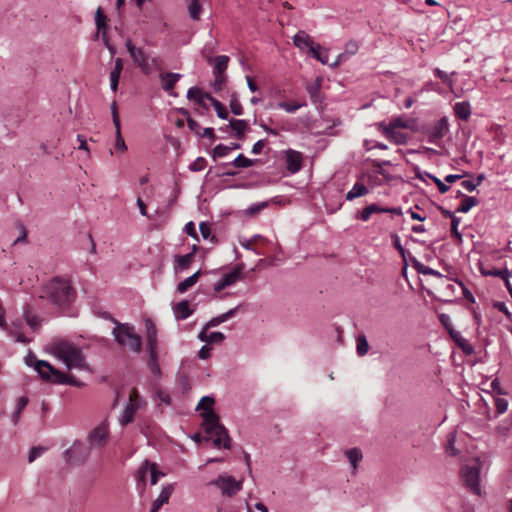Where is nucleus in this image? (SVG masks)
<instances>
[{
  "instance_id": "13",
  "label": "nucleus",
  "mask_w": 512,
  "mask_h": 512,
  "mask_svg": "<svg viewBox=\"0 0 512 512\" xmlns=\"http://www.w3.org/2000/svg\"><path fill=\"white\" fill-rule=\"evenodd\" d=\"M196 250H197V247L194 245L192 248V251L190 253H187L185 255H175L174 256V271H175V273L182 272L184 270H187L190 267Z\"/></svg>"
},
{
  "instance_id": "3",
  "label": "nucleus",
  "mask_w": 512,
  "mask_h": 512,
  "mask_svg": "<svg viewBox=\"0 0 512 512\" xmlns=\"http://www.w3.org/2000/svg\"><path fill=\"white\" fill-rule=\"evenodd\" d=\"M203 418V428L207 434L214 435L213 443L216 447H223L230 449L231 440L228 435L227 429L220 423L218 415L212 410L207 409L205 412H200Z\"/></svg>"
},
{
  "instance_id": "58",
  "label": "nucleus",
  "mask_w": 512,
  "mask_h": 512,
  "mask_svg": "<svg viewBox=\"0 0 512 512\" xmlns=\"http://www.w3.org/2000/svg\"><path fill=\"white\" fill-rule=\"evenodd\" d=\"M110 109H111L112 120H113V124H114L115 128L120 127V117H119V113H118V106L115 101L112 102Z\"/></svg>"
},
{
  "instance_id": "54",
  "label": "nucleus",
  "mask_w": 512,
  "mask_h": 512,
  "mask_svg": "<svg viewBox=\"0 0 512 512\" xmlns=\"http://www.w3.org/2000/svg\"><path fill=\"white\" fill-rule=\"evenodd\" d=\"M206 166V160L203 157H198L194 160L193 163L190 164L189 169L191 171H201Z\"/></svg>"
},
{
  "instance_id": "29",
  "label": "nucleus",
  "mask_w": 512,
  "mask_h": 512,
  "mask_svg": "<svg viewBox=\"0 0 512 512\" xmlns=\"http://www.w3.org/2000/svg\"><path fill=\"white\" fill-rule=\"evenodd\" d=\"M381 213V207L375 203L366 206L362 211L356 214V218L361 221H368L372 214Z\"/></svg>"
},
{
  "instance_id": "11",
  "label": "nucleus",
  "mask_w": 512,
  "mask_h": 512,
  "mask_svg": "<svg viewBox=\"0 0 512 512\" xmlns=\"http://www.w3.org/2000/svg\"><path fill=\"white\" fill-rule=\"evenodd\" d=\"M303 155L293 149L285 151V166L286 169L291 173L295 174L302 169Z\"/></svg>"
},
{
  "instance_id": "26",
  "label": "nucleus",
  "mask_w": 512,
  "mask_h": 512,
  "mask_svg": "<svg viewBox=\"0 0 512 512\" xmlns=\"http://www.w3.org/2000/svg\"><path fill=\"white\" fill-rule=\"evenodd\" d=\"M193 310L189 307V302L187 300H183L179 302L175 307V315L180 320H185L189 316H191Z\"/></svg>"
},
{
  "instance_id": "40",
  "label": "nucleus",
  "mask_w": 512,
  "mask_h": 512,
  "mask_svg": "<svg viewBox=\"0 0 512 512\" xmlns=\"http://www.w3.org/2000/svg\"><path fill=\"white\" fill-rule=\"evenodd\" d=\"M482 274L485 276H494L498 277L506 281V279H509L511 277V272L508 269H493L490 271H484L482 270Z\"/></svg>"
},
{
  "instance_id": "64",
  "label": "nucleus",
  "mask_w": 512,
  "mask_h": 512,
  "mask_svg": "<svg viewBox=\"0 0 512 512\" xmlns=\"http://www.w3.org/2000/svg\"><path fill=\"white\" fill-rule=\"evenodd\" d=\"M187 125L192 132H194L197 135H200L201 126L196 120L188 118Z\"/></svg>"
},
{
  "instance_id": "4",
  "label": "nucleus",
  "mask_w": 512,
  "mask_h": 512,
  "mask_svg": "<svg viewBox=\"0 0 512 512\" xmlns=\"http://www.w3.org/2000/svg\"><path fill=\"white\" fill-rule=\"evenodd\" d=\"M125 46L133 62L143 74L149 75L154 70H161V59L158 56H151L142 48L135 46L130 38L126 39Z\"/></svg>"
},
{
  "instance_id": "31",
  "label": "nucleus",
  "mask_w": 512,
  "mask_h": 512,
  "mask_svg": "<svg viewBox=\"0 0 512 512\" xmlns=\"http://www.w3.org/2000/svg\"><path fill=\"white\" fill-rule=\"evenodd\" d=\"M229 126L235 131V138L242 139L245 130L247 129V123L242 119H231Z\"/></svg>"
},
{
  "instance_id": "43",
  "label": "nucleus",
  "mask_w": 512,
  "mask_h": 512,
  "mask_svg": "<svg viewBox=\"0 0 512 512\" xmlns=\"http://www.w3.org/2000/svg\"><path fill=\"white\" fill-rule=\"evenodd\" d=\"M148 368L150 372L156 377L161 376V369L158 364V355H149L148 359Z\"/></svg>"
},
{
  "instance_id": "6",
  "label": "nucleus",
  "mask_w": 512,
  "mask_h": 512,
  "mask_svg": "<svg viewBox=\"0 0 512 512\" xmlns=\"http://www.w3.org/2000/svg\"><path fill=\"white\" fill-rule=\"evenodd\" d=\"M146 405V401L139 395L136 389L130 392L129 399L119 416L121 426H126L133 422L135 413Z\"/></svg>"
},
{
  "instance_id": "62",
  "label": "nucleus",
  "mask_w": 512,
  "mask_h": 512,
  "mask_svg": "<svg viewBox=\"0 0 512 512\" xmlns=\"http://www.w3.org/2000/svg\"><path fill=\"white\" fill-rule=\"evenodd\" d=\"M493 307H494L495 309H497L498 311H500V312L504 313V314H505V316H506L507 318H511L512 314H511V312L508 310V308H507V306H506V304H505L504 302L495 301V302L493 303Z\"/></svg>"
},
{
  "instance_id": "46",
  "label": "nucleus",
  "mask_w": 512,
  "mask_h": 512,
  "mask_svg": "<svg viewBox=\"0 0 512 512\" xmlns=\"http://www.w3.org/2000/svg\"><path fill=\"white\" fill-rule=\"evenodd\" d=\"M211 104L212 106L214 107L216 113H217V116L221 119H227L228 118V112L225 108V106L219 102L218 100H216L215 98L211 99Z\"/></svg>"
},
{
  "instance_id": "18",
  "label": "nucleus",
  "mask_w": 512,
  "mask_h": 512,
  "mask_svg": "<svg viewBox=\"0 0 512 512\" xmlns=\"http://www.w3.org/2000/svg\"><path fill=\"white\" fill-rule=\"evenodd\" d=\"M181 77H182V75L179 73H172V72L161 73L160 78L162 81V89L165 92L169 93L170 95H173L171 93V91L174 88L177 81L181 79Z\"/></svg>"
},
{
  "instance_id": "30",
  "label": "nucleus",
  "mask_w": 512,
  "mask_h": 512,
  "mask_svg": "<svg viewBox=\"0 0 512 512\" xmlns=\"http://www.w3.org/2000/svg\"><path fill=\"white\" fill-rule=\"evenodd\" d=\"M23 317L27 325L33 330L38 331L41 326V321L37 315L31 313L28 307L24 309Z\"/></svg>"
},
{
  "instance_id": "21",
  "label": "nucleus",
  "mask_w": 512,
  "mask_h": 512,
  "mask_svg": "<svg viewBox=\"0 0 512 512\" xmlns=\"http://www.w3.org/2000/svg\"><path fill=\"white\" fill-rule=\"evenodd\" d=\"M321 83H322V79L317 78L313 83H308L306 85V90L310 96L311 101L314 104L319 103L322 100Z\"/></svg>"
},
{
  "instance_id": "42",
  "label": "nucleus",
  "mask_w": 512,
  "mask_h": 512,
  "mask_svg": "<svg viewBox=\"0 0 512 512\" xmlns=\"http://www.w3.org/2000/svg\"><path fill=\"white\" fill-rule=\"evenodd\" d=\"M229 57L226 55L217 56L215 59L214 73H223L228 66Z\"/></svg>"
},
{
  "instance_id": "53",
  "label": "nucleus",
  "mask_w": 512,
  "mask_h": 512,
  "mask_svg": "<svg viewBox=\"0 0 512 512\" xmlns=\"http://www.w3.org/2000/svg\"><path fill=\"white\" fill-rule=\"evenodd\" d=\"M146 327V338L147 337H157V328L155 323L151 319L145 320Z\"/></svg>"
},
{
  "instance_id": "36",
  "label": "nucleus",
  "mask_w": 512,
  "mask_h": 512,
  "mask_svg": "<svg viewBox=\"0 0 512 512\" xmlns=\"http://www.w3.org/2000/svg\"><path fill=\"white\" fill-rule=\"evenodd\" d=\"M385 127L398 129V128H412L413 127V121L408 119H403L401 117L394 118L390 121L388 125H385Z\"/></svg>"
},
{
  "instance_id": "57",
  "label": "nucleus",
  "mask_w": 512,
  "mask_h": 512,
  "mask_svg": "<svg viewBox=\"0 0 512 512\" xmlns=\"http://www.w3.org/2000/svg\"><path fill=\"white\" fill-rule=\"evenodd\" d=\"M450 219H451L450 235L457 237V239L459 241H461V235L457 231V226H458L460 221H459L458 218L452 216L451 213H450Z\"/></svg>"
},
{
  "instance_id": "61",
  "label": "nucleus",
  "mask_w": 512,
  "mask_h": 512,
  "mask_svg": "<svg viewBox=\"0 0 512 512\" xmlns=\"http://www.w3.org/2000/svg\"><path fill=\"white\" fill-rule=\"evenodd\" d=\"M199 229H200L201 235L204 239H211V240L214 239V236H211V228L207 223H205V222L200 223Z\"/></svg>"
},
{
  "instance_id": "1",
  "label": "nucleus",
  "mask_w": 512,
  "mask_h": 512,
  "mask_svg": "<svg viewBox=\"0 0 512 512\" xmlns=\"http://www.w3.org/2000/svg\"><path fill=\"white\" fill-rule=\"evenodd\" d=\"M44 293L47 299L58 306L71 304L76 296V291L70 281L60 277H55L46 284Z\"/></svg>"
},
{
  "instance_id": "32",
  "label": "nucleus",
  "mask_w": 512,
  "mask_h": 512,
  "mask_svg": "<svg viewBox=\"0 0 512 512\" xmlns=\"http://www.w3.org/2000/svg\"><path fill=\"white\" fill-rule=\"evenodd\" d=\"M242 265L236 266L231 272L226 273L222 279L229 287L241 279Z\"/></svg>"
},
{
  "instance_id": "10",
  "label": "nucleus",
  "mask_w": 512,
  "mask_h": 512,
  "mask_svg": "<svg viewBox=\"0 0 512 512\" xmlns=\"http://www.w3.org/2000/svg\"><path fill=\"white\" fill-rule=\"evenodd\" d=\"M109 435L107 424L102 423L95 427L88 435V442L91 447L101 448L105 446Z\"/></svg>"
},
{
  "instance_id": "5",
  "label": "nucleus",
  "mask_w": 512,
  "mask_h": 512,
  "mask_svg": "<svg viewBox=\"0 0 512 512\" xmlns=\"http://www.w3.org/2000/svg\"><path fill=\"white\" fill-rule=\"evenodd\" d=\"M116 327L112 334L118 344L127 347L135 353H140L142 349V341L140 336L135 332L134 326L128 323H119L115 321Z\"/></svg>"
},
{
  "instance_id": "25",
  "label": "nucleus",
  "mask_w": 512,
  "mask_h": 512,
  "mask_svg": "<svg viewBox=\"0 0 512 512\" xmlns=\"http://www.w3.org/2000/svg\"><path fill=\"white\" fill-rule=\"evenodd\" d=\"M369 190L363 183H355L354 186L347 192L346 200L352 201L356 198L365 196Z\"/></svg>"
},
{
  "instance_id": "50",
  "label": "nucleus",
  "mask_w": 512,
  "mask_h": 512,
  "mask_svg": "<svg viewBox=\"0 0 512 512\" xmlns=\"http://www.w3.org/2000/svg\"><path fill=\"white\" fill-rule=\"evenodd\" d=\"M147 343V352L149 355H158L157 348H158V338L157 337H147L146 338Z\"/></svg>"
},
{
  "instance_id": "55",
  "label": "nucleus",
  "mask_w": 512,
  "mask_h": 512,
  "mask_svg": "<svg viewBox=\"0 0 512 512\" xmlns=\"http://www.w3.org/2000/svg\"><path fill=\"white\" fill-rule=\"evenodd\" d=\"M44 451L45 448L43 447H32L29 451L28 462L32 463L33 461H35L38 457H40L43 454Z\"/></svg>"
},
{
  "instance_id": "35",
  "label": "nucleus",
  "mask_w": 512,
  "mask_h": 512,
  "mask_svg": "<svg viewBox=\"0 0 512 512\" xmlns=\"http://www.w3.org/2000/svg\"><path fill=\"white\" fill-rule=\"evenodd\" d=\"M199 338L208 343H221L224 341L225 335L222 332H211L209 335L205 336L204 331H202L199 334Z\"/></svg>"
},
{
  "instance_id": "12",
  "label": "nucleus",
  "mask_w": 512,
  "mask_h": 512,
  "mask_svg": "<svg viewBox=\"0 0 512 512\" xmlns=\"http://www.w3.org/2000/svg\"><path fill=\"white\" fill-rule=\"evenodd\" d=\"M450 340H452L461 351L467 355L470 356L474 353V347L473 345L462 336V334L459 331H456L450 327Z\"/></svg>"
},
{
  "instance_id": "45",
  "label": "nucleus",
  "mask_w": 512,
  "mask_h": 512,
  "mask_svg": "<svg viewBox=\"0 0 512 512\" xmlns=\"http://www.w3.org/2000/svg\"><path fill=\"white\" fill-rule=\"evenodd\" d=\"M454 282L457 284V287L461 294L464 296V298L469 301L470 303L475 302V298L472 294V292L464 285L462 281H459L457 279L454 280Z\"/></svg>"
},
{
  "instance_id": "37",
  "label": "nucleus",
  "mask_w": 512,
  "mask_h": 512,
  "mask_svg": "<svg viewBox=\"0 0 512 512\" xmlns=\"http://www.w3.org/2000/svg\"><path fill=\"white\" fill-rule=\"evenodd\" d=\"M257 160H252L247 157H245L243 154H239L232 162L231 165H233L236 168H248L254 165V163Z\"/></svg>"
},
{
  "instance_id": "51",
  "label": "nucleus",
  "mask_w": 512,
  "mask_h": 512,
  "mask_svg": "<svg viewBox=\"0 0 512 512\" xmlns=\"http://www.w3.org/2000/svg\"><path fill=\"white\" fill-rule=\"evenodd\" d=\"M425 175L431 178L437 184V187L441 193H446L448 191V186L445 184L448 182V175L444 177V181H441L437 177L432 176L427 172H425Z\"/></svg>"
},
{
  "instance_id": "17",
  "label": "nucleus",
  "mask_w": 512,
  "mask_h": 512,
  "mask_svg": "<svg viewBox=\"0 0 512 512\" xmlns=\"http://www.w3.org/2000/svg\"><path fill=\"white\" fill-rule=\"evenodd\" d=\"M293 43L300 50L308 49L309 54L311 53V48H316L312 38L305 31H299L293 37Z\"/></svg>"
},
{
  "instance_id": "44",
  "label": "nucleus",
  "mask_w": 512,
  "mask_h": 512,
  "mask_svg": "<svg viewBox=\"0 0 512 512\" xmlns=\"http://www.w3.org/2000/svg\"><path fill=\"white\" fill-rule=\"evenodd\" d=\"M230 109L234 115L240 116L243 114V108H242V105H241L236 93H233L231 95Z\"/></svg>"
},
{
  "instance_id": "7",
  "label": "nucleus",
  "mask_w": 512,
  "mask_h": 512,
  "mask_svg": "<svg viewBox=\"0 0 512 512\" xmlns=\"http://www.w3.org/2000/svg\"><path fill=\"white\" fill-rule=\"evenodd\" d=\"M209 485H213L221 490L222 495L232 497L241 491L243 486V480H236L231 475H219L216 479L209 482Z\"/></svg>"
},
{
  "instance_id": "56",
  "label": "nucleus",
  "mask_w": 512,
  "mask_h": 512,
  "mask_svg": "<svg viewBox=\"0 0 512 512\" xmlns=\"http://www.w3.org/2000/svg\"><path fill=\"white\" fill-rule=\"evenodd\" d=\"M267 206H268L267 201L255 203V204L251 205L250 207H248L246 212L248 215H254V214L258 213L259 211L263 210L264 208H266Z\"/></svg>"
},
{
  "instance_id": "38",
  "label": "nucleus",
  "mask_w": 512,
  "mask_h": 512,
  "mask_svg": "<svg viewBox=\"0 0 512 512\" xmlns=\"http://www.w3.org/2000/svg\"><path fill=\"white\" fill-rule=\"evenodd\" d=\"M369 349V344L365 335L361 334L356 339V351L358 356H364Z\"/></svg>"
},
{
  "instance_id": "63",
  "label": "nucleus",
  "mask_w": 512,
  "mask_h": 512,
  "mask_svg": "<svg viewBox=\"0 0 512 512\" xmlns=\"http://www.w3.org/2000/svg\"><path fill=\"white\" fill-rule=\"evenodd\" d=\"M358 51V44L354 41H350L345 46V51L347 56L354 55Z\"/></svg>"
},
{
  "instance_id": "15",
  "label": "nucleus",
  "mask_w": 512,
  "mask_h": 512,
  "mask_svg": "<svg viewBox=\"0 0 512 512\" xmlns=\"http://www.w3.org/2000/svg\"><path fill=\"white\" fill-rule=\"evenodd\" d=\"M22 328H23V325L20 320L13 321L9 326V330H8L7 334H8V336L13 337L16 342L28 344L32 341V338L26 337L22 333Z\"/></svg>"
},
{
  "instance_id": "8",
  "label": "nucleus",
  "mask_w": 512,
  "mask_h": 512,
  "mask_svg": "<svg viewBox=\"0 0 512 512\" xmlns=\"http://www.w3.org/2000/svg\"><path fill=\"white\" fill-rule=\"evenodd\" d=\"M461 479L465 487L473 494L480 495V467L465 465L460 471Z\"/></svg>"
},
{
  "instance_id": "23",
  "label": "nucleus",
  "mask_w": 512,
  "mask_h": 512,
  "mask_svg": "<svg viewBox=\"0 0 512 512\" xmlns=\"http://www.w3.org/2000/svg\"><path fill=\"white\" fill-rule=\"evenodd\" d=\"M106 19L107 18L105 16V14L103 13L102 9L98 8L96 11V15H95V23L97 26L98 34L102 33L103 41L108 46V39L106 37V30H107Z\"/></svg>"
},
{
  "instance_id": "19",
  "label": "nucleus",
  "mask_w": 512,
  "mask_h": 512,
  "mask_svg": "<svg viewBox=\"0 0 512 512\" xmlns=\"http://www.w3.org/2000/svg\"><path fill=\"white\" fill-rule=\"evenodd\" d=\"M187 3L189 17L194 20H200L201 14L203 12V4L207 2V0H185Z\"/></svg>"
},
{
  "instance_id": "34",
  "label": "nucleus",
  "mask_w": 512,
  "mask_h": 512,
  "mask_svg": "<svg viewBox=\"0 0 512 512\" xmlns=\"http://www.w3.org/2000/svg\"><path fill=\"white\" fill-rule=\"evenodd\" d=\"M413 267L416 269V271L419 274L423 275H434L436 277H443L441 273L438 271L424 265L423 263L419 262L418 260H413Z\"/></svg>"
},
{
  "instance_id": "28",
  "label": "nucleus",
  "mask_w": 512,
  "mask_h": 512,
  "mask_svg": "<svg viewBox=\"0 0 512 512\" xmlns=\"http://www.w3.org/2000/svg\"><path fill=\"white\" fill-rule=\"evenodd\" d=\"M200 273L201 272L198 270L197 272H195L194 274H192L191 276L187 277L185 280L180 282L177 285V288H176L177 292L178 293H185L189 288L194 286L197 283V281H198Z\"/></svg>"
},
{
  "instance_id": "2",
  "label": "nucleus",
  "mask_w": 512,
  "mask_h": 512,
  "mask_svg": "<svg viewBox=\"0 0 512 512\" xmlns=\"http://www.w3.org/2000/svg\"><path fill=\"white\" fill-rule=\"evenodd\" d=\"M52 349L54 355L60 359L68 369H84L86 367L82 350L75 344L62 340L54 343Z\"/></svg>"
},
{
  "instance_id": "33",
  "label": "nucleus",
  "mask_w": 512,
  "mask_h": 512,
  "mask_svg": "<svg viewBox=\"0 0 512 512\" xmlns=\"http://www.w3.org/2000/svg\"><path fill=\"white\" fill-rule=\"evenodd\" d=\"M345 455L354 471H356L358 469V462L362 459L361 451L358 448H351L345 451Z\"/></svg>"
},
{
  "instance_id": "47",
  "label": "nucleus",
  "mask_w": 512,
  "mask_h": 512,
  "mask_svg": "<svg viewBox=\"0 0 512 512\" xmlns=\"http://www.w3.org/2000/svg\"><path fill=\"white\" fill-rule=\"evenodd\" d=\"M305 105H306L305 103H296V102L295 103L279 102L277 104L278 108L283 109L284 111H286L288 113H294L299 108L304 107Z\"/></svg>"
},
{
  "instance_id": "59",
  "label": "nucleus",
  "mask_w": 512,
  "mask_h": 512,
  "mask_svg": "<svg viewBox=\"0 0 512 512\" xmlns=\"http://www.w3.org/2000/svg\"><path fill=\"white\" fill-rule=\"evenodd\" d=\"M495 408L498 414H503L508 408V401L504 398H497L495 400Z\"/></svg>"
},
{
  "instance_id": "48",
  "label": "nucleus",
  "mask_w": 512,
  "mask_h": 512,
  "mask_svg": "<svg viewBox=\"0 0 512 512\" xmlns=\"http://www.w3.org/2000/svg\"><path fill=\"white\" fill-rule=\"evenodd\" d=\"M214 403V399L210 396H204L200 399L196 410L205 412L207 409H211V405Z\"/></svg>"
},
{
  "instance_id": "14",
  "label": "nucleus",
  "mask_w": 512,
  "mask_h": 512,
  "mask_svg": "<svg viewBox=\"0 0 512 512\" xmlns=\"http://www.w3.org/2000/svg\"><path fill=\"white\" fill-rule=\"evenodd\" d=\"M174 491L173 484H167L162 488L159 496L154 500L150 512H158L159 509L165 504L168 503L172 493Z\"/></svg>"
},
{
  "instance_id": "60",
  "label": "nucleus",
  "mask_w": 512,
  "mask_h": 512,
  "mask_svg": "<svg viewBox=\"0 0 512 512\" xmlns=\"http://www.w3.org/2000/svg\"><path fill=\"white\" fill-rule=\"evenodd\" d=\"M211 99H213V97L209 93L201 92L200 95L197 97V100L195 102L199 106L203 107L204 109H208L206 101H210L211 102Z\"/></svg>"
},
{
  "instance_id": "22",
  "label": "nucleus",
  "mask_w": 512,
  "mask_h": 512,
  "mask_svg": "<svg viewBox=\"0 0 512 512\" xmlns=\"http://www.w3.org/2000/svg\"><path fill=\"white\" fill-rule=\"evenodd\" d=\"M453 111L458 119L466 121L471 115V106L467 101L457 102L453 106Z\"/></svg>"
},
{
  "instance_id": "9",
  "label": "nucleus",
  "mask_w": 512,
  "mask_h": 512,
  "mask_svg": "<svg viewBox=\"0 0 512 512\" xmlns=\"http://www.w3.org/2000/svg\"><path fill=\"white\" fill-rule=\"evenodd\" d=\"M90 455V448L83 443L75 441L73 445L65 451L66 460L73 465L83 464Z\"/></svg>"
},
{
  "instance_id": "24",
  "label": "nucleus",
  "mask_w": 512,
  "mask_h": 512,
  "mask_svg": "<svg viewBox=\"0 0 512 512\" xmlns=\"http://www.w3.org/2000/svg\"><path fill=\"white\" fill-rule=\"evenodd\" d=\"M383 133L396 144H405L407 142V136L396 129L383 126Z\"/></svg>"
},
{
  "instance_id": "27",
  "label": "nucleus",
  "mask_w": 512,
  "mask_h": 512,
  "mask_svg": "<svg viewBox=\"0 0 512 512\" xmlns=\"http://www.w3.org/2000/svg\"><path fill=\"white\" fill-rule=\"evenodd\" d=\"M478 202V199L474 196H463L455 212L467 213L472 207L476 206Z\"/></svg>"
},
{
  "instance_id": "49",
  "label": "nucleus",
  "mask_w": 512,
  "mask_h": 512,
  "mask_svg": "<svg viewBox=\"0 0 512 512\" xmlns=\"http://www.w3.org/2000/svg\"><path fill=\"white\" fill-rule=\"evenodd\" d=\"M231 148H228L227 145L218 144L213 148L212 155L214 158L225 157L229 154Z\"/></svg>"
},
{
  "instance_id": "20",
  "label": "nucleus",
  "mask_w": 512,
  "mask_h": 512,
  "mask_svg": "<svg viewBox=\"0 0 512 512\" xmlns=\"http://www.w3.org/2000/svg\"><path fill=\"white\" fill-rule=\"evenodd\" d=\"M52 373L54 374L53 383H56V384H68V385H72V386H75V387L83 386V383H81L75 377L66 375L65 373H63V372H61V371H59V370H57L55 368H54V372H52Z\"/></svg>"
},
{
  "instance_id": "16",
  "label": "nucleus",
  "mask_w": 512,
  "mask_h": 512,
  "mask_svg": "<svg viewBox=\"0 0 512 512\" xmlns=\"http://www.w3.org/2000/svg\"><path fill=\"white\" fill-rule=\"evenodd\" d=\"M25 364L29 367H34L38 374H42V368H46L49 372H54V367L49 362L37 360L32 352H29L25 357Z\"/></svg>"
},
{
  "instance_id": "52",
  "label": "nucleus",
  "mask_w": 512,
  "mask_h": 512,
  "mask_svg": "<svg viewBox=\"0 0 512 512\" xmlns=\"http://www.w3.org/2000/svg\"><path fill=\"white\" fill-rule=\"evenodd\" d=\"M115 134H116V143L115 148L120 151H125L127 149V146L125 144V141L121 135V129L120 127L115 128Z\"/></svg>"
},
{
  "instance_id": "39",
  "label": "nucleus",
  "mask_w": 512,
  "mask_h": 512,
  "mask_svg": "<svg viewBox=\"0 0 512 512\" xmlns=\"http://www.w3.org/2000/svg\"><path fill=\"white\" fill-rule=\"evenodd\" d=\"M310 55L313 58H315L318 61H320L322 64H327L328 63V58H329L328 52L327 51H322V48H321L320 45H316V48H311Z\"/></svg>"
},
{
  "instance_id": "41",
  "label": "nucleus",
  "mask_w": 512,
  "mask_h": 512,
  "mask_svg": "<svg viewBox=\"0 0 512 512\" xmlns=\"http://www.w3.org/2000/svg\"><path fill=\"white\" fill-rule=\"evenodd\" d=\"M123 71V62L121 58H116L114 61V68L110 72V81H119Z\"/></svg>"
}]
</instances>
